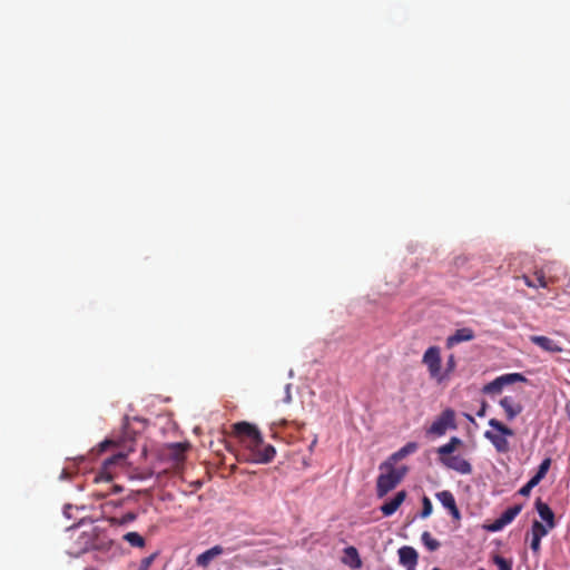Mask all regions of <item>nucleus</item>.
I'll return each instance as SVG.
<instances>
[{"instance_id":"nucleus-13","label":"nucleus","mask_w":570,"mask_h":570,"mask_svg":"<svg viewBox=\"0 0 570 570\" xmlns=\"http://www.w3.org/2000/svg\"><path fill=\"white\" fill-rule=\"evenodd\" d=\"M531 343L535 344L540 348L550 353H560L563 351L562 346L553 341L552 338L543 335H532L530 336Z\"/></svg>"},{"instance_id":"nucleus-26","label":"nucleus","mask_w":570,"mask_h":570,"mask_svg":"<svg viewBox=\"0 0 570 570\" xmlns=\"http://www.w3.org/2000/svg\"><path fill=\"white\" fill-rule=\"evenodd\" d=\"M492 561L499 570H512L513 562L510 559H505L500 554H494L492 557Z\"/></svg>"},{"instance_id":"nucleus-11","label":"nucleus","mask_w":570,"mask_h":570,"mask_svg":"<svg viewBox=\"0 0 570 570\" xmlns=\"http://www.w3.org/2000/svg\"><path fill=\"white\" fill-rule=\"evenodd\" d=\"M399 560L402 566H404L407 570L411 568H415L419 559V554L413 547L403 546L399 549Z\"/></svg>"},{"instance_id":"nucleus-15","label":"nucleus","mask_w":570,"mask_h":570,"mask_svg":"<svg viewBox=\"0 0 570 570\" xmlns=\"http://www.w3.org/2000/svg\"><path fill=\"white\" fill-rule=\"evenodd\" d=\"M474 338V332L473 330L469 327H462L454 332L453 335L449 336L446 338V347L452 348L453 346L458 345L462 342H469Z\"/></svg>"},{"instance_id":"nucleus-17","label":"nucleus","mask_w":570,"mask_h":570,"mask_svg":"<svg viewBox=\"0 0 570 570\" xmlns=\"http://www.w3.org/2000/svg\"><path fill=\"white\" fill-rule=\"evenodd\" d=\"M500 406L504 410L507 419L512 421L522 412V405L517 403L513 397L504 396L500 400Z\"/></svg>"},{"instance_id":"nucleus-32","label":"nucleus","mask_w":570,"mask_h":570,"mask_svg":"<svg viewBox=\"0 0 570 570\" xmlns=\"http://www.w3.org/2000/svg\"><path fill=\"white\" fill-rule=\"evenodd\" d=\"M539 483L535 482L533 479H530L520 490H519V494L521 495H529L531 490L538 485Z\"/></svg>"},{"instance_id":"nucleus-40","label":"nucleus","mask_w":570,"mask_h":570,"mask_svg":"<svg viewBox=\"0 0 570 570\" xmlns=\"http://www.w3.org/2000/svg\"><path fill=\"white\" fill-rule=\"evenodd\" d=\"M566 412H567V415L570 420V402L566 405Z\"/></svg>"},{"instance_id":"nucleus-4","label":"nucleus","mask_w":570,"mask_h":570,"mask_svg":"<svg viewBox=\"0 0 570 570\" xmlns=\"http://www.w3.org/2000/svg\"><path fill=\"white\" fill-rule=\"evenodd\" d=\"M562 274H564V271L561 265L557 263L543 265L541 268L533 272L532 278L535 283L534 288H548L550 284L559 282Z\"/></svg>"},{"instance_id":"nucleus-14","label":"nucleus","mask_w":570,"mask_h":570,"mask_svg":"<svg viewBox=\"0 0 570 570\" xmlns=\"http://www.w3.org/2000/svg\"><path fill=\"white\" fill-rule=\"evenodd\" d=\"M406 499V492L404 490L399 491L393 499L386 501L381 505L380 510L384 517H390L397 511L401 504Z\"/></svg>"},{"instance_id":"nucleus-34","label":"nucleus","mask_w":570,"mask_h":570,"mask_svg":"<svg viewBox=\"0 0 570 570\" xmlns=\"http://www.w3.org/2000/svg\"><path fill=\"white\" fill-rule=\"evenodd\" d=\"M541 539L538 537H531L530 548L534 553L540 552Z\"/></svg>"},{"instance_id":"nucleus-16","label":"nucleus","mask_w":570,"mask_h":570,"mask_svg":"<svg viewBox=\"0 0 570 570\" xmlns=\"http://www.w3.org/2000/svg\"><path fill=\"white\" fill-rule=\"evenodd\" d=\"M223 553L224 548L222 546H214L196 558V564L202 568H207L214 559L218 558Z\"/></svg>"},{"instance_id":"nucleus-39","label":"nucleus","mask_w":570,"mask_h":570,"mask_svg":"<svg viewBox=\"0 0 570 570\" xmlns=\"http://www.w3.org/2000/svg\"><path fill=\"white\" fill-rule=\"evenodd\" d=\"M122 491V488L120 485H112V492L114 493H118V492H121Z\"/></svg>"},{"instance_id":"nucleus-6","label":"nucleus","mask_w":570,"mask_h":570,"mask_svg":"<svg viewBox=\"0 0 570 570\" xmlns=\"http://www.w3.org/2000/svg\"><path fill=\"white\" fill-rule=\"evenodd\" d=\"M458 428L455 421V412L452 409H445L433 421L431 426L426 430V434L434 436H442L448 430H455Z\"/></svg>"},{"instance_id":"nucleus-35","label":"nucleus","mask_w":570,"mask_h":570,"mask_svg":"<svg viewBox=\"0 0 570 570\" xmlns=\"http://www.w3.org/2000/svg\"><path fill=\"white\" fill-rule=\"evenodd\" d=\"M114 445V441L111 440H105L104 442H101L99 445H98V451L99 452H105L108 448Z\"/></svg>"},{"instance_id":"nucleus-7","label":"nucleus","mask_w":570,"mask_h":570,"mask_svg":"<svg viewBox=\"0 0 570 570\" xmlns=\"http://www.w3.org/2000/svg\"><path fill=\"white\" fill-rule=\"evenodd\" d=\"M527 379L521 373H508L501 376H498L490 383L483 386V393L485 394H498L500 393L504 386L517 383V382H525Z\"/></svg>"},{"instance_id":"nucleus-33","label":"nucleus","mask_w":570,"mask_h":570,"mask_svg":"<svg viewBox=\"0 0 570 570\" xmlns=\"http://www.w3.org/2000/svg\"><path fill=\"white\" fill-rule=\"evenodd\" d=\"M505 525L507 524L504 522H502V519L499 517L498 519L494 520L493 523L488 525L487 529L491 532H497V531L502 530Z\"/></svg>"},{"instance_id":"nucleus-9","label":"nucleus","mask_w":570,"mask_h":570,"mask_svg":"<svg viewBox=\"0 0 570 570\" xmlns=\"http://www.w3.org/2000/svg\"><path fill=\"white\" fill-rule=\"evenodd\" d=\"M126 455L118 452L110 458L106 459L102 463L101 470L95 476V482H109L114 479V468L124 463Z\"/></svg>"},{"instance_id":"nucleus-38","label":"nucleus","mask_w":570,"mask_h":570,"mask_svg":"<svg viewBox=\"0 0 570 570\" xmlns=\"http://www.w3.org/2000/svg\"><path fill=\"white\" fill-rule=\"evenodd\" d=\"M464 416H465V419H466L469 422H471V423L475 424V420H474V417H473L471 414L465 413V414H464Z\"/></svg>"},{"instance_id":"nucleus-8","label":"nucleus","mask_w":570,"mask_h":570,"mask_svg":"<svg viewBox=\"0 0 570 570\" xmlns=\"http://www.w3.org/2000/svg\"><path fill=\"white\" fill-rule=\"evenodd\" d=\"M439 461L443 466L460 474H471L473 470L471 463L461 455L441 454Z\"/></svg>"},{"instance_id":"nucleus-28","label":"nucleus","mask_w":570,"mask_h":570,"mask_svg":"<svg viewBox=\"0 0 570 570\" xmlns=\"http://www.w3.org/2000/svg\"><path fill=\"white\" fill-rule=\"evenodd\" d=\"M170 454L174 456L176 461H180L184 459V453L187 450V445L183 443H175L170 445Z\"/></svg>"},{"instance_id":"nucleus-42","label":"nucleus","mask_w":570,"mask_h":570,"mask_svg":"<svg viewBox=\"0 0 570 570\" xmlns=\"http://www.w3.org/2000/svg\"><path fill=\"white\" fill-rule=\"evenodd\" d=\"M86 570H95V569H94V568H88V569H86Z\"/></svg>"},{"instance_id":"nucleus-37","label":"nucleus","mask_w":570,"mask_h":570,"mask_svg":"<svg viewBox=\"0 0 570 570\" xmlns=\"http://www.w3.org/2000/svg\"><path fill=\"white\" fill-rule=\"evenodd\" d=\"M487 406H488L487 403L482 402L480 410L476 412V415L479 417H483L485 415Z\"/></svg>"},{"instance_id":"nucleus-23","label":"nucleus","mask_w":570,"mask_h":570,"mask_svg":"<svg viewBox=\"0 0 570 570\" xmlns=\"http://www.w3.org/2000/svg\"><path fill=\"white\" fill-rule=\"evenodd\" d=\"M550 465H551V459L550 458H547L544 459L539 468H538V471L537 473L531 478L533 479L535 482L540 483V481L546 476V474L548 473L549 469H550Z\"/></svg>"},{"instance_id":"nucleus-25","label":"nucleus","mask_w":570,"mask_h":570,"mask_svg":"<svg viewBox=\"0 0 570 570\" xmlns=\"http://www.w3.org/2000/svg\"><path fill=\"white\" fill-rule=\"evenodd\" d=\"M549 530L550 529L547 524L543 525L540 521L534 520L531 527V537H538L542 539L548 534Z\"/></svg>"},{"instance_id":"nucleus-10","label":"nucleus","mask_w":570,"mask_h":570,"mask_svg":"<svg viewBox=\"0 0 570 570\" xmlns=\"http://www.w3.org/2000/svg\"><path fill=\"white\" fill-rule=\"evenodd\" d=\"M435 498L449 511L453 521L460 522L462 517H461V512L456 505L455 498H454L453 493L449 490H443V491L438 492L435 494Z\"/></svg>"},{"instance_id":"nucleus-12","label":"nucleus","mask_w":570,"mask_h":570,"mask_svg":"<svg viewBox=\"0 0 570 570\" xmlns=\"http://www.w3.org/2000/svg\"><path fill=\"white\" fill-rule=\"evenodd\" d=\"M417 450V443L409 442L404 446H402L399 451L394 452L385 462L380 465V470H383L384 466H391V464H395L397 461L406 458L409 454L414 453Z\"/></svg>"},{"instance_id":"nucleus-19","label":"nucleus","mask_w":570,"mask_h":570,"mask_svg":"<svg viewBox=\"0 0 570 570\" xmlns=\"http://www.w3.org/2000/svg\"><path fill=\"white\" fill-rule=\"evenodd\" d=\"M342 562L352 569H360L362 567V560L358 551L355 547H347L344 549V556Z\"/></svg>"},{"instance_id":"nucleus-29","label":"nucleus","mask_w":570,"mask_h":570,"mask_svg":"<svg viewBox=\"0 0 570 570\" xmlns=\"http://www.w3.org/2000/svg\"><path fill=\"white\" fill-rule=\"evenodd\" d=\"M432 511H433L432 502L426 495H424L422 499V511L420 513V517L422 519H425L432 514Z\"/></svg>"},{"instance_id":"nucleus-18","label":"nucleus","mask_w":570,"mask_h":570,"mask_svg":"<svg viewBox=\"0 0 570 570\" xmlns=\"http://www.w3.org/2000/svg\"><path fill=\"white\" fill-rule=\"evenodd\" d=\"M535 509L540 515V518L546 522L549 529H553L554 523V513L551 508L543 502L540 498L535 501Z\"/></svg>"},{"instance_id":"nucleus-30","label":"nucleus","mask_w":570,"mask_h":570,"mask_svg":"<svg viewBox=\"0 0 570 570\" xmlns=\"http://www.w3.org/2000/svg\"><path fill=\"white\" fill-rule=\"evenodd\" d=\"M157 556L158 552H154L150 556L141 559L137 570H149Z\"/></svg>"},{"instance_id":"nucleus-22","label":"nucleus","mask_w":570,"mask_h":570,"mask_svg":"<svg viewBox=\"0 0 570 570\" xmlns=\"http://www.w3.org/2000/svg\"><path fill=\"white\" fill-rule=\"evenodd\" d=\"M522 505L515 504L512 507H509L501 515L502 522H504L507 525L511 523L515 517L521 512Z\"/></svg>"},{"instance_id":"nucleus-41","label":"nucleus","mask_w":570,"mask_h":570,"mask_svg":"<svg viewBox=\"0 0 570 570\" xmlns=\"http://www.w3.org/2000/svg\"><path fill=\"white\" fill-rule=\"evenodd\" d=\"M564 292L570 295V281L568 282Z\"/></svg>"},{"instance_id":"nucleus-21","label":"nucleus","mask_w":570,"mask_h":570,"mask_svg":"<svg viewBox=\"0 0 570 570\" xmlns=\"http://www.w3.org/2000/svg\"><path fill=\"white\" fill-rule=\"evenodd\" d=\"M462 440L458 436H452L448 443L438 448V455L441 454H452L460 445H462Z\"/></svg>"},{"instance_id":"nucleus-20","label":"nucleus","mask_w":570,"mask_h":570,"mask_svg":"<svg viewBox=\"0 0 570 570\" xmlns=\"http://www.w3.org/2000/svg\"><path fill=\"white\" fill-rule=\"evenodd\" d=\"M122 539L132 548L142 549L146 546L145 538L138 532H127L122 535Z\"/></svg>"},{"instance_id":"nucleus-3","label":"nucleus","mask_w":570,"mask_h":570,"mask_svg":"<svg viewBox=\"0 0 570 570\" xmlns=\"http://www.w3.org/2000/svg\"><path fill=\"white\" fill-rule=\"evenodd\" d=\"M489 425L497 430L499 434L492 432V431H485L484 438L489 440L494 449L499 453H507L510 450L509 441L507 440V436H513L514 432L509 426L504 425L502 422H500L497 419H491L489 421Z\"/></svg>"},{"instance_id":"nucleus-24","label":"nucleus","mask_w":570,"mask_h":570,"mask_svg":"<svg viewBox=\"0 0 570 570\" xmlns=\"http://www.w3.org/2000/svg\"><path fill=\"white\" fill-rule=\"evenodd\" d=\"M421 540L423 544L430 551H435L440 548V542L434 539L430 532L424 531L421 535Z\"/></svg>"},{"instance_id":"nucleus-27","label":"nucleus","mask_w":570,"mask_h":570,"mask_svg":"<svg viewBox=\"0 0 570 570\" xmlns=\"http://www.w3.org/2000/svg\"><path fill=\"white\" fill-rule=\"evenodd\" d=\"M137 519V514L135 512H127L121 518H112L110 520L111 524L115 525H125Z\"/></svg>"},{"instance_id":"nucleus-1","label":"nucleus","mask_w":570,"mask_h":570,"mask_svg":"<svg viewBox=\"0 0 570 570\" xmlns=\"http://www.w3.org/2000/svg\"><path fill=\"white\" fill-rule=\"evenodd\" d=\"M233 432L248 452L246 461L266 464L275 458V448L264 442L263 435L256 425L245 421L237 422L233 425Z\"/></svg>"},{"instance_id":"nucleus-2","label":"nucleus","mask_w":570,"mask_h":570,"mask_svg":"<svg viewBox=\"0 0 570 570\" xmlns=\"http://www.w3.org/2000/svg\"><path fill=\"white\" fill-rule=\"evenodd\" d=\"M383 470H386V472L381 473L376 481V494L379 498L385 497L403 480L407 473L406 466L396 469L394 468V464H391V466H384Z\"/></svg>"},{"instance_id":"nucleus-36","label":"nucleus","mask_w":570,"mask_h":570,"mask_svg":"<svg viewBox=\"0 0 570 570\" xmlns=\"http://www.w3.org/2000/svg\"><path fill=\"white\" fill-rule=\"evenodd\" d=\"M522 279L524 282V284L528 286V287H532L534 288L535 287V283L532 278V276H529V275H522Z\"/></svg>"},{"instance_id":"nucleus-31","label":"nucleus","mask_w":570,"mask_h":570,"mask_svg":"<svg viewBox=\"0 0 570 570\" xmlns=\"http://www.w3.org/2000/svg\"><path fill=\"white\" fill-rule=\"evenodd\" d=\"M456 361L453 354L449 355L445 364V370L442 371V374H446V379H449L450 374L455 370Z\"/></svg>"},{"instance_id":"nucleus-5","label":"nucleus","mask_w":570,"mask_h":570,"mask_svg":"<svg viewBox=\"0 0 570 570\" xmlns=\"http://www.w3.org/2000/svg\"><path fill=\"white\" fill-rule=\"evenodd\" d=\"M422 363L426 366L430 377L438 383L446 380V374L441 370V351L439 346H430L423 354Z\"/></svg>"}]
</instances>
